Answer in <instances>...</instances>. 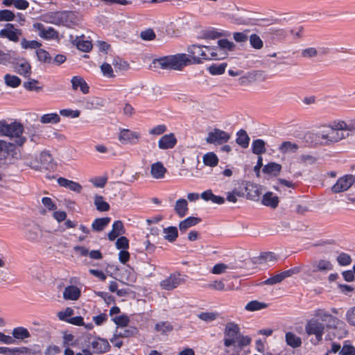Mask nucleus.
<instances>
[{
	"mask_svg": "<svg viewBox=\"0 0 355 355\" xmlns=\"http://www.w3.org/2000/svg\"><path fill=\"white\" fill-rule=\"evenodd\" d=\"M60 121V117L56 113L46 114L40 117V122L42 123H58Z\"/></svg>",
	"mask_w": 355,
	"mask_h": 355,
	"instance_id": "a18cd8bd",
	"label": "nucleus"
},
{
	"mask_svg": "<svg viewBox=\"0 0 355 355\" xmlns=\"http://www.w3.org/2000/svg\"><path fill=\"white\" fill-rule=\"evenodd\" d=\"M250 44L255 49H261L263 46V42L261 37L257 34H252L250 37Z\"/></svg>",
	"mask_w": 355,
	"mask_h": 355,
	"instance_id": "864d4df0",
	"label": "nucleus"
},
{
	"mask_svg": "<svg viewBox=\"0 0 355 355\" xmlns=\"http://www.w3.org/2000/svg\"><path fill=\"white\" fill-rule=\"evenodd\" d=\"M116 325L121 327H126L130 322L129 318L125 315H121L113 318Z\"/></svg>",
	"mask_w": 355,
	"mask_h": 355,
	"instance_id": "774afa93",
	"label": "nucleus"
},
{
	"mask_svg": "<svg viewBox=\"0 0 355 355\" xmlns=\"http://www.w3.org/2000/svg\"><path fill=\"white\" fill-rule=\"evenodd\" d=\"M167 169L164 166L163 164L157 162L151 165L150 174L155 179H162L165 176Z\"/></svg>",
	"mask_w": 355,
	"mask_h": 355,
	"instance_id": "4be33fe9",
	"label": "nucleus"
},
{
	"mask_svg": "<svg viewBox=\"0 0 355 355\" xmlns=\"http://www.w3.org/2000/svg\"><path fill=\"white\" fill-rule=\"evenodd\" d=\"M265 145L266 144L262 139H257L254 140L252 144V153L259 155L266 153V149Z\"/></svg>",
	"mask_w": 355,
	"mask_h": 355,
	"instance_id": "37998d69",
	"label": "nucleus"
},
{
	"mask_svg": "<svg viewBox=\"0 0 355 355\" xmlns=\"http://www.w3.org/2000/svg\"><path fill=\"white\" fill-rule=\"evenodd\" d=\"M200 197L205 201H211L213 203L222 205L225 202L223 197L216 196L211 189L206 190L200 194Z\"/></svg>",
	"mask_w": 355,
	"mask_h": 355,
	"instance_id": "a878e982",
	"label": "nucleus"
},
{
	"mask_svg": "<svg viewBox=\"0 0 355 355\" xmlns=\"http://www.w3.org/2000/svg\"><path fill=\"white\" fill-rule=\"evenodd\" d=\"M324 329V324L316 319L309 320L305 325L306 333L308 335H314L318 341L322 340Z\"/></svg>",
	"mask_w": 355,
	"mask_h": 355,
	"instance_id": "423d86ee",
	"label": "nucleus"
},
{
	"mask_svg": "<svg viewBox=\"0 0 355 355\" xmlns=\"http://www.w3.org/2000/svg\"><path fill=\"white\" fill-rule=\"evenodd\" d=\"M24 164L30 167L35 171H40V159L39 156H33L31 155H26L23 157Z\"/></svg>",
	"mask_w": 355,
	"mask_h": 355,
	"instance_id": "2f4dec72",
	"label": "nucleus"
},
{
	"mask_svg": "<svg viewBox=\"0 0 355 355\" xmlns=\"http://www.w3.org/2000/svg\"><path fill=\"white\" fill-rule=\"evenodd\" d=\"M201 219L197 217L190 216L181 221L179 224L180 232H185L187 229L199 223Z\"/></svg>",
	"mask_w": 355,
	"mask_h": 355,
	"instance_id": "7c9ffc66",
	"label": "nucleus"
},
{
	"mask_svg": "<svg viewBox=\"0 0 355 355\" xmlns=\"http://www.w3.org/2000/svg\"><path fill=\"white\" fill-rule=\"evenodd\" d=\"M314 269L313 272H326L332 270L333 266L329 260L320 259L318 261H314L313 263Z\"/></svg>",
	"mask_w": 355,
	"mask_h": 355,
	"instance_id": "c85d7f7f",
	"label": "nucleus"
},
{
	"mask_svg": "<svg viewBox=\"0 0 355 355\" xmlns=\"http://www.w3.org/2000/svg\"><path fill=\"white\" fill-rule=\"evenodd\" d=\"M204 49H205L206 55H208V57H207V60H220L223 58V57L218 54L217 48H211L209 46H204Z\"/></svg>",
	"mask_w": 355,
	"mask_h": 355,
	"instance_id": "680f3d73",
	"label": "nucleus"
},
{
	"mask_svg": "<svg viewBox=\"0 0 355 355\" xmlns=\"http://www.w3.org/2000/svg\"><path fill=\"white\" fill-rule=\"evenodd\" d=\"M94 204L99 211H107L110 209V205L103 200V197L101 196H95Z\"/></svg>",
	"mask_w": 355,
	"mask_h": 355,
	"instance_id": "de8ad7c7",
	"label": "nucleus"
},
{
	"mask_svg": "<svg viewBox=\"0 0 355 355\" xmlns=\"http://www.w3.org/2000/svg\"><path fill=\"white\" fill-rule=\"evenodd\" d=\"M33 27L39 31V35L44 39L51 40L58 37V33L52 27L46 29L41 23L34 24Z\"/></svg>",
	"mask_w": 355,
	"mask_h": 355,
	"instance_id": "2eb2a0df",
	"label": "nucleus"
},
{
	"mask_svg": "<svg viewBox=\"0 0 355 355\" xmlns=\"http://www.w3.org/2000/svg\"><path fill=\"white\" fill-rule=\"evenodd\" d=\"M230 35L229 33L226 32H218L216 30H209L204 33L203 37L205 39H211L214 40L216 38H219L220 37L223 36H227Z\"/></svg>",
	"mask_w": 355,
	"mask_h": 355,
	"instance_id": "3c124183",
	"label": "nucleus"
},
{
	"mask_svg": "<svg viewBox=\"0 0 355 355\" xmlns=\"http://www.w3.org/2000/svg\"><path fill=\"white\" fill-rule=\"evenodd\" d=\"M111 218L110 217L99 218L94 220L92 224L93 231L101 232L110 223Z\"/></svg>",
	"mask_w": 355,
	"mask_h": 355,
	"instance_id": "473e14b6",
	"label": "nucleus"
},
{
	"mask_svg": "<svg viewBox=\"0 0 355 355\" xmlns=\"http://www.w3.org/2000/svg\"><path fill=\"white\" fill-rule=\"evenodd\" d=\"M101 71L104 76L107 78H114L115 75L114 74L113 69L111 64L105 62L101 66Z\"/></svg>",
	"mask_w": 355,
	"mask_h": 355,
	"instance_id": "338daca9",
	"label": "nucleus"
},
{
	"mask_svg": "<svg viewBox=\"0 0 355 355\" xmlns=\"http://www.w3.org/2000/svg\"><path fill=\"white\" fill-rule=\"evenodd\" d=\"M237 138L236 142L238 145L243 148H246L249 146L250 137L247 134V132L244 130H240L237 134Z\"/></svg>",
	"mask_w": 355,
	"mask_h": 355,
	"instance_id": "4c0bfd02",
	"label": "nucleus"
},
{
	"mask_svg": "<svg viewBox=\"0 0 355 355\" xmlns=\"http://www.w3.org/2000/svg\"><path fill=\"white\" fill-rule=\"evenodd\" d=\"M24 132V126L21 123L13 122L9 124V132L6 137H17L16 143L19 146H22L25 141L26 138L21 137Z\"/></svg>",
	"mask_w": 355,
	"mask_h": 355,
	"instance_id": "9d476101",
	"label": "nucleus"
},
{
	"mask_svg": "<svg viewBox=\"0 0 355 355\" xmlns=\"http://www.w3.org/2000/svg\"><path fill=\"white\" fill-rule=\"evenodd\" d=\"M202 160L205 165L210 167L216 166L218 164V158L213 152L205 154Z\"/></svg>",
	"mask_w": 355,
	"mask_h": 355,
	"instance_id": "a19ab883",
	"label": "nucleus"
},
{
	"mask_svg": "<svg viewBox=\"0 0 355 355\" xmlns=\"http://www.w3.org/2000/svg\"><path fill=\"white\" fill-rule=\"evenodd\" d=\"M286 344L293 347L297 348L302 345V340L293 332H287L285 335Z\"/></svg>",
	"mask_w": 355,
	"mask_h": 355,
	"instance_id": "c9c22d12",
	"label": "nucleus"
},
{
	"mask_svg": "<svg viewBox=\"0 0 355 355\" xmlns=\"http://www.w3.org/2000/svg\"><path fill=\"white\" fill-rule=\"evenodd\" d=\"M227 67L226 63H221L220 64H211L208 70L209 73L212 75H220L225 72V68Z\"/></svg>",
	"mask_w": 355,
	"mask_h": 355,
	"instance_id": "603ef678",
	"label": "nucleus"
},
{
	"mask_svg": "<svg viewBox=\"0 0 355 355\" xmlns=\"http://www.w3.org/2000/svg\"><path fill=\"white\" fill-rule=\"evenodd\" d=\"M177 143V139L173 133L162 136L158 142L160 149L173 148Z\"/></svg>",
	"mask_w": 355,
	"mask_h": 355,
	"instance_id": "6ab92c4d",
	"label": "nucleus"
},
{
	"mask_svg": "<svg viewBox=\"0 0 355 355\" xmlns=\"http://www.w3.org/2000/svg\"><path fill=\"white\" fill-rule=\"evenodd\" d=\"M92 346L94 349V352L97 354H103L108 352L110 345L106 339L98 338L92 343Z\"/></svg>",
	"mask_w": 355,
	"mask_h": 355,
	"instance_id": "aec40b11",
	"label": "nucleus"
},
{
	"mask_svg": "<svg viewBox=\"0 0 355 355\" xmlns=\"http://www.w3.org/2000/svg\"><path fill=\"white\" fill-rule=\"evenodd\" d=\"M38 80L35 79H29L28 81L24 82L23 84L24 87L28 91L40 92L42 89V87L37 86Z\"/></svg>",
	"mask_w": 355,
	"mask_h": 355,
	"instance_id": "052dcab7",
	"label": "nucleus"
},
{
	"mask_svg": "<svg viewBox=\"0 0 355 355\" xmlns=\"http://www.w3.org/2000/svg\"><path fill=\"white\" fill-rule=\"evenodd\" d=\"M125 233L123 223L121 220H116L112 225V230L108 233L107 236L110 241H114L119 236Z\"/></svg>",
	"mask_w": 355,
	"mask_h": 355,
	"instance_id": "5701e85b",
	"label": "nucleus"
},
{
	"mask_svg": "<svg viewBox=\"0 0 355 355\" xmlns=\"http://www.w3.org/2000/svg\"><path fill=\"white\" fill-rule=\"evenodd\" d=\"M16 59V53L14 51H8L7 53L0 49V64L6 65L8 63L14 64Z\"/></svg>",
	"mask_w": 355,
	"mask_h": 355,
	"instance_id": "ea45409f",
	"label": "nucleus"
},
{
	"mask_svg": "<svg viewBox=\"0 0 355 355\" xmlns=\"http://www.w3.org/2000/svg\"><path fill=\"white\" fill-rule=\"evenodd\" d=\"M245 191L248 199L258 201L262 194V187L257 184L248 183L245 186Z\"/></svg>",
	"mask_w": 355,
	"mask_h": 355,
	"instance_id": "f3484780",
	"label": "nucleus"
},
{
	"mask_svg": "<svg viewBox=\"0 0 355 355\" xmlns=\"http://www.w3.org/2000/svg\"><path fill=\"white\" fill-rule=\"evenodd\" d=\"M5 83L8 86L17 87L21 84V80L16 76L6 74L4 76Z\"/></svg>",
	"mask_w": 355,
	"mask_h": 355,
	"instance_id": "5fc2aeb1",
	"label": "nucleus"
},
{
	"mask_svg": "<svg viewBox=\"0 0 355 355\" xmlns=\"http://www.w3.org/2000/svg\"><path fill=\"white\" fill-rule=\"evenodd\" d=\"M204 46L193 44L187 48L188 54L180 53L184 67L202 63L200 53Z\"/></svg>",
	"mask_w": 355,
	"mask_h": 355,
	"instance_id": "7ed1b4c3",
	"label": "nucleus"
},
{
	"mask_svg": "<svg viewBox=\"0 0 355 355\" xmlns=\"http://www.w3.org/2000/svg\"><path fill=\"white\" fill-rule=\"evenodd\" d=\"M282 170V166L275 162H270L265 165L262 169L263 173L277 175Z\"/></svg>",
	"mask_w": 355,
	"mask_h": 355,
	"instance_id": "e433bc0d",
	"label": "nucleus"
},
{
	"mask_svg": "<svg viewBox=\"0 0 355 355\" xmlns=\"http://www.w3.org/2000/svg\"><path fill=\"white\" fill-rule=\"evenodd\" d=\"M15 17V13L9 10H0V21H11Z\"/></svg>",
	"mask_w": 355,
	"mask_h": 355,
	"instance_id": "0e129e2a",
	"label": "nucleus"
},
{
	"mask_svg": "<svg viewBox=\"0 0 355 355\" xmlns=\"http://www.w3.org/2000/svg\"><path fill=\"white\" fill-rule=\"evenodd\" d=\"M13 336L17 339H24L30 337V333L24 327H17L12 331Z\"/></svg>",
	"mask_w": 355,
	"mask_h": 355,
	"instance_id": "4d7b16f0",
	"label": "nucleus"
},
{
	"mask_svg": "<svg viewBox=\"0 0 355 355\" xmlns=\"http://www.w3.org/2000/svg\"><path fill=\"white\" fill-rule=\"evenodd\" d=\"M184 282L185 279L180 275V273L175 272L171 274L168 277L161 281L159 286L163 290L171 291Z\"/></svg>",
	"mask_w": 355,
	"mask_h": 355,
	"instance_id": "0eeeda50",
	"label": "nucleus"
},
{
	"mask_svg": "<svg viewBox=\"0 0 355 355\" xmlns=\"http://www.w3.org/2000/svg\"><path fill=\"white\" fill-rule=\"evenodd\" d=\"M174 210L178 216L180 218L184 217L188 212V202L184 198L178 199L175 202Z\"/></svg>",
	"mask_w": 355,
	"mask_h": 355,
	"instance_id": "bb28decb",
	"label": "nucleus"
},
{
	"mask_svg": "<svg viewBox=\"0 0 355 355\" xmlns=\"http://www.w3.org/2000/svg\"><path fill=\"white\" fill-rule=\"evenodd\" d=\"M40 171H52L55 167L52 155L47 151H42L39 155Z\"/></svg>",
	"mask_w": 355,
	"mask_h": 355,
	"instance_id": "9b49d317",
	"label": "nucleus"
},
{
	"mask_svg": "<svg viewBox=\"0 0 355 355\" xmlns=\"http://www.w3.org/2000/svg\"><path fill=\"white\" fill-rule=\"evenodd\" d=\"M152 64L153 67L163 69L182 70L184 67L180 53L154 59Z\"/></svg>",
	"mask_w": 355,
	"mask_h": 355,
	"instance_id": "f257e3e1",
	"label": "nucleus"
},
{
	"mask_svg": "<svg viewBox=\"0 0 355 355\" xmlns=\"http://www.w3.org/2000/svg\"><path fill=\"white\" fill-rule=\"evenodd\" d=\"M298 146L296 144L286 141L281 144L279 147V150L281 153L286 154L288 153H295L298 149Z\"/></svg>",
	"mask_w": 355,
	"mask_h": 355,
	"instance_id": "79ce46f5",
	"label": "nucleus"
},
{
	"mask_svg": "<svg viewBox=\"0 0 355 355\" xmlns=\"http://www.w3.org/2000/svg\"><path fill=\"white\" fill-rule=\"evenodd\" d=\"M14 148L15 146L12 144L0 139V159L6 158Z\"/></svg>",
	"mask_w": 355,
	"mask_h": 355,
	"instance_id": "58836bf2",
	"label": "nucleus"
},
{
	"mask_svg": "<svg viewBox=\"0 0 355 355\" xmlns=\"http://www.w3.org/2000/svg\"><path fill=\"white\" fill-rule=\"evenodd\" d=\"M6 26L7 28L0 31V37H6L12 42H18L19 35L21 34V30L14 29V25L12 24H7Z\"/></svg>",
	"mask_w": 355,
	"mask_h": 355,
	"instance_id": "dca6fc26",
	"label": "nucleus"
},
{
	"mask_svg": "<svg viewBox=\"0 0 355 355\" xmlns=\"http://www.w3.org/2000/svg\"><path fill=\"white\" fill-rule=\"evenodd\" d=\"M352 185V175L347 174L339 178L331 189L334 193H339L347 191Z\"/></svg>",
	"mask_w": 355,
	"mask_h": 355,
	"instance_id": "1a4fd4ad",
	"label": "nucleus"
},
{
	"mask_svg": "<svg viewBox=\"0 0 355 355\" xmlns=\"http://www.w3.org/2000/svg\"><path fill=\"white\" fill-rule=\"evenodd\" d=\"M240 334V328L234 322H228L224 331V345L226 347L236 346V339Z\"/></svg>",
	"mask_w": 355,
	"mask_h": 355,
	"instance_id": "20e7f679",
	"label": "nucleus"
},
{
	"mask_svg": "<svg viewBox=\"0 0 355 355\" xmlns=\"http://www.w3.org/2000/svg\"><path fill=\"white\" fill-rule=\"evenodd\" d=\"M155 329L162 334H166L173 330V326L168 322H162L155 324Z\"/></svg>",
	"mask_w": 355,
	"mask_h": 355,
	"instance_id": "bf43d9fd",
	"label": "nucleus"
},
{
	"mask_svg": "<svg viewBox=\"0 0 355 355\" xmlns=\"http://www.w3.org/2000/svg\"><path fill=\"white\" fill-rule=\"evenodd\" d=\"M24 238L30 243H39L42 238V228L36 223H29L26 225Z\"/></svg>",
	"mask_w": 355,
	"mask_h": 355,
	"instance_id": "39448f33",
	"label": "nucleus"
},
{
	"mask_svg": "<svg viewBox=\"0 0 355 355\" xmlns=\"http://www.w3.org/2000/svg\"><path fill=\"white\" fill-rule=\"evenodd\" d=\"M268 306L266 303L260 302L257 300H253L248 302L245 306V309L249 311H255L265 309Z\"/></svg>",
	"mask_w": 355,
	"mask_h": 355,
	"instance_id": "8fccbe9b",
	"label": "nucleus"
},
{
	"mask_svg": "<svg viewBox=\"0 0 355 355\" xmlns=\"http://www.w3.org/2000/svg\"><path fill=\"white\" fill-rule=\"evenodd\" d=\"M36 55L40 62L45 64L52 63V58L46 50L42 49H37Z\"/></svg>",
	"mask_w": 355,
	"mask_h": 355,
	"instance_id": "49530a36",
	"label": "nucleus"
},
{
	"mask_svg": "<svg viewBox=\"0 0 355 355\" xmlns=\"http://www.w3.org/2000/svg\"><path fill=\"white\" fill-rule=\"evenodd\" d=\"M230 139V135L228 132L218 128H215L213 131L208 133L206 141L207 144L221 145L227 142Z\"/></svg>",
	"mask_w": 355,
	"mask_h": 355,
	"instance_id": "6e6552de",
	"label": "nucleus"
},
{
	"mask_svg": "<svg viewBox=\"0 0 355 355\" xmlns=\"http://www.w3.org/2000/svg\"><path fill=\"white\" fill-rule=\"evenodd\" d=\"M73 90L76 91L78 87L80 91L84 94H87L89 92V87L83 78L79 76H75L72 77L71 80Z\"/></svg>",
	"mask_w": 355,
	"mask_h": 355,
	"instance_id": "a211bd4d",
	"label": "nucleus"
},
{
	"mask_svg": "<svg viewBox=\"0 0 355 355\" xmlns=\"http://www.w3.org/2000/svg\"><path fill=\"white\" fill-rule=\"evenodd\" d=\"M164 233V239L169 242H173L178 236V231L176 227L171 226L164 228L163 230Z\"/></svg>",
	"mask_w": 355,
	"mask_h": 355,
	"instance_id": "c03bdc74",
	"label": "nucleus"
},
{
	"mask_svg": "<svg viewBox=\"0 0 355 355\" xmlns=\"http://www.w3.org/2000/svg\"><path fill=\"white\" fill-rule=\"evenodd\" d=\"M80 295V289L76 286H69L65 288L63 292V297L65 300H76Z\"/></svg>",
	"mask_w": 355,
	"mask_h": 355,
	"instance_id": "cd10ccee",
	"label": "nucleus"
},
{
	"mask_svg": "<svg viewBox=\"0 0 355 355\" xmlns=\"http://www.w3.org/2000/svg\"><path fill=\"white\" fill-rule=\"evenodd\" d=\"M349 135L344 132H338L333 130L329 126L316 133V138L324 145H330L336 143Z\"/></svg>",
	"mask_w": 355,
	"mask_h": 355,
	"instance_id": "f03ea898",
	"label": "nucleus"
},
{
	"mask_svg": "<svg viewBox=\"0 0 355 355\" xmlns=\"http://www.w3.org/2000/svg\"><path fill=\"white\" fill-rule=\"evenodd\" d=\"M302 270L306 275H311V270L310 269H306V267L304 266L294 267V268H291V269H289L288 270L283 271V272H280V274H281L282 277V279L284 280L285 278L291 277V276H292L293 275L298 274L300 272H301Z\"/></svg>",
	"mask_w": 355,
	"mask_h": 355,
	"instance_id": "72a5a7b5",
	"label": "nucleus"
},
{
	"mask_svg": "<svg viewBox=\"0 0 355 355\" xmlns=\"http://www.w3.org/2000/svg\"><path fill=\"white\" fill-rule=\"evenodd\" d=\"M41 19L46 23L60 25V11L44 13L41 15Z\"/></svg>",
	"mask_w": 355,
	"mask_h": 355,
	"instance_id": "c756f323",
	"label": "nucleus"
},
{
	"mask_svg": "<svg viewBox=\"0 0 355 355\" xmlns=\"http://www.w3.org/2000/svg\"><path fill=\"white\" fill-rule=\"evenodd\" d=\"M137 332V329L135 327H130L128 328L122 327L120 330L118 328L114 334L113 338L110 339L111 343H114V340L119 338H128L133 336Z\"/></svg>",
	"mask_w": 355,
	"mask_h": 355,
	"instance_id": "393cba45",
	"label": "nucleus"
},
{
	"mask_svg": "<svg viewBox=\"0 0 355 355\" xmlns=\"http://www.w3.org/2000/svg\"><path fill=\"white\" fill-rule=\"evenodd\" d=\"M76 14L73 11H60V25L70 26L78 22Z\"/></svg>",
	"mask_w": 355,
	"mask_h": 355,
	"instance_id": "4468645a",
	"label": "nucleus"
},
{
	"mask_svg": "<svg viewBox=\"0 0 355 355\" xmlns=\"http://www.w3.org/2000/svg\"><path fill=\"white\" fill-rule=\"evenodd\" d=\"M77 48L84 52H89L92 49V44L88 40H83L77 38L76 40Z\"/></svg>",
	"mask_w": 355,
	"mask_h": 355,
	"instance_id": "13d9d810",
	"label": "nucleus"
},
{
	"mask_svg": "<svg viewBox=\"0 0 355 355\" xmlns=\"http://www.w3.org/2000/svg\"><path fill=\"white\" fill-rule=\"evenodd\" d=\"M265 34L270 35L272 38L279 40L284 39L286 35V31L283 28H277L275 27H268L266 29Z\"/></svg>",
	"mask_w": 355,
	"mask_h": 355,
	"instance_id": "f704fd0d",
	"label": "nucleus"
},
{
	"mask_svg": "<svg viewBox=\"0 0 355 355\" xmlns=\"http://www.w3.org/2000/svg\"><path fill=\"white\" fill-rule=\"evenodd\" d=\"M14 60L15 70L19 74L24 76L25 78H28L31 74V66L28 62H27L25 59H18L16 58Z\"/></svg>",
	"mask_w": 355,
	"mask_h": 355,
	"instance_id": "f8f14e48",
	"label": "nucleus"
},
{
	"mask_svg": "<svg viewBox=\"0 0 355 355\" xmlns=\"http://www.w3.org/2000/svg\"><path fill=\"white\" fill-rule=\"evenodd\" d=\"M112 65L114 67L116 70L119 71H127L130 69V64L128 62L122 60L120 58H115L112 61Z\"/></svg>",
	"mask_w": 355,
	"mask_h": 355,
	"instance_id": "09e8293b",
	"label": "nucleus"
},
{
	"mask_svg": "<svg viewBox=\"0 0 355 355\" xmlns=\"http://www.w3.org/2000/svg\"><path fill=\"white\" fill-rule=\"evenodd\" d=\"M139 138L140 135L138 132L128 129L121 130L119 136V140L122 144H135L137 143Z\"/></svg>",
	"mask_w": 355,
	"mask_h": 355,
	"instance_id": "ddd939ff",
	"label": "nucleus"
},
{
	"mask_svg": "<svg viewBox=\"0 0 355 355\" xmlns=\"http://www.w3.org/2000/svg\"><path fill=\"white\" fill-rule=\"evenodd\" d=\"M218 45L220 49L228 50L230 51H234L236 47V45L234 42H230L226 39L219 40L218 41Z\"/></svg>",
	"mask_w": 355,
	"mask_h": 355,
	"instance_id": "e2e57ef3",
	"label": "nucleus"
},
{
	"mask_svg": "<svg viewBox=\"0 0 355 355\" xmlns=\"http://www.w3.org/2000/svg\"><path fill=\"white\" fill-rule=\"evenodd\" d=\"M58 183L60 187L68 188L71 191L77 193H80L83 189L79 183L67 180L64 178H59L58 179Z\"/></svg>",
	"mask_w": 355,
	"mask_h": 355,
	"instance_id": "b1692460",
	"label": "nucleus"
},
{
	"mask_svg": "<svg viewBox=\"0 0 355 355\" xmlns=\"http://www.w3.org/2000/svg\"><path fill=\"white\" fill-rule=\"evenodd\" d=\"M279 200L278 196L273 194L271 191L266 192L262 198L261 203L272 209H275L278 207Z\"/></svg>",
	"mask_w": 355,
	"mask_h": 355,
	"instance_id": "412c9836",
	"label": "nucleus"
},
{
	"mask_svg": "<svg viewBox=\"0 0 355 355\" xmlns=\"http://www.w3.org/2000/svg\"><path fill=\"white\" fill-rule=\"evenodd\" d=\"M234 269L233 266H230L229 265L225 264L223 263H220L216 264L213 268L211 269V272L215 275H220L222 273H225L227 270Z\"/></svg>",
	"mask_w": 355,
	"mask_h": 355,
	"instance_id": "6e6d98bb",
	"label": "nucleus"
},
{
	"mask_svg": "<svg viewBox=\"0 0 355 355\" xmlns=\"http://www.w3.org/2000/svg\"><path fill=\"white\" fill-rule=\"evenodd\" d=\"M21 44L22 48H24L25 49H36L40 48L42 46V44L37 41H35V40L28 41V40H26V39L22 40Z\"/></svg>",
	"mask_w": 355,
	"mask_h": 355,
	"instance_id": "69168bd1",
	"label": "nucleus"
}]
</instances>
